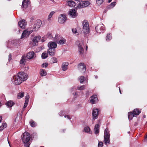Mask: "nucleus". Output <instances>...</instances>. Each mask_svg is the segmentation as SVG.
<instances>
[{
	"instance_id": "nucleus-15",
	"label": "nucleus",
	"mask_w": 147,
	"mask_h": 147,
	"mask_svg": "<svg viewBox=\"0 0 147 147\" xmlns=\"http://www.w3.org/2000/svg\"><path fill=\"white\" fill-rule=\"evenodd\" d=\"M98 112V111L97 109L94 108L93 109L92 115L94 119H95L97 118Z\"/></svg>"
},
{
	"instance_id": "nucleus-7",
	"label": "nucleus",
	"mask_w": 147,
	"mask_h": 147,
	"mask_svg": "<svg viewBox=\"0 0 147 147\" xmlns=\"http://www.w3.org/2000/svg\"><path fill=\"white\" fill-rule=\"evenodd\" d=\"M33 30H30L28 29L25 30L23 32L21 37V39L27 38L30 34L32 32Z\"/></svg>"
},
{
	"instance_id": "nucleus-32",
	"label": "nucleus",
	"mask_w": 147,
	"mask_h": 147,
	"mask_svg": "<svg viewBox=\"0 0 147 147\" xmlns=\"http://www.w3.org/2000/svg\"><path fill=\"white\" fill-rule=\"evenodd\" d=\"M55 12L54 11H51L49 15L48 18V20L50 21L51 20V18L52 17L53 15L55 13Z\"/></svg>"
},
{
	"instance_id": "nucleus-21",
	"label": "nucleus",
	"mask_w": 147,
	"mask_h": 147,
	"mask_svg": "<svg viewBox=\"0 0 147 147\" xmlns=\"http://www.w3.org/2000/svg\"><path fill=\"white\" fill-rule=\"evenodd\" d=\"M97 100V98L96 95H93L91 97L90 102L92 104H94L95 103V102Z\"/></svg>"
},
{
	"instance_id": "nucleus-17",
	"label": "nucleus",
	"mask_w": 147,
	"mask_h": 147,
	"mask_svg": "<svg viewBox=\"0 0 147 147\" xmlns=\"http://www.w3.org/2000/svg\"><path fill=\"white\" fill-rule=\"evenodd\" d=\"M48 46L49 49H55L57 46V44L56 43L53 42H50L48 44Z\"/></svg>"
},
{
	"instance_id": "nucleus-9",
	"label": "nucleus",
	"mask_w": 147,
	"mask_h": 147,
	"mask_svg": "<svg viewBox=\"0 0 147 147\" xmlns=\"http://www.w3.org/2000/svg\"><path fill=\"white\" fill-rule=\"evenodd\" d=\"M90 4V3L88 1H83L79 3L78 6V7L79 8H81L86 7Z\"/></svg>"
},
{
	"instance_id": "nucleus-56",
	"label": "nucleus",
	"mask_w": 147,
	"mask_h": 147,
	"mask_svg": "<svg viewBox=\"0 0 147 147\" xmlns=\"http://www.w3.org/2000/svg\"><path fill=\"white\" fill-rule=\"evenodd\" d=\"M145 140H146V141H147V134L146 136Z\"/></svg>"
},
{
	"instance_id": "nucleus-1",
	"label": "nucleus",
	"mask_w": 147,
	"mask_h": 147,
	"mask_svg": "<svg viewBox=\"0 0 147 147\" xmlns=\"http://www.w3.org/2000/svg\"><path fill=\"white\" fill-rule=\"evenodd\" d=\"M30 139V135L28 132H24L22 136V140L24 144L25 147H29L30 144L29 141Z\"/></svg>"
},
{
	"instance_id": "nucleus-30",
	"label": "nucleus",
	"mask_w": 147,
	"mask_h": 147,
	"mask_svg": "<svg viewBox=\"0 0 147 147\" xmlns=\"http://www.w3.org/2000/svg\"><path fill=\"white\" fill-rule=\"evenodd\" d=\"M26 57L23 56L22 57V58L20 61V64H22L26 62Z\"/></svg>"
},
{
	"instance_id": "nucleus-27",
	"label": "nucleus",
	"mask_w": 147,
	"mask_h": 147,
	"mask_svg": "<svg viewBox=\"0 0 147 147\" xmlns=\"http://www.w3.org/2000/svg\"><path fill=\"white\" fill-rule=\"evenodd\" d=\"M85 78L83 76H80L78 78V80L82 84L84 81Z\"/></svg>"
},
{
	"instance_id": "nucleus-20",
	"label": "nucleus",
	"mask_w": 147,
	"mask_h": 147,
	"mask_svg": "<svg viewBox=\"0 0 147 147\" xmlns=\"http://www.w3.org/2000/svg\"><path fill=\"white\" fill-rule=\"evenodd\" d=\"M68 63L67 62H63L62 63L61 68L63 71H65L67 69V66L68 65Z\"/></svg>"
},
{
	"instance_id": "nucleus-47",
	"label": "nucleus",
	"mask_w": 147,
	"mask_h": 147,
	"mask_svg": "<svg viewBox=\"0 0 147 147\" xmlns=\"http://www.w3.org/2000/svg\"><path fill=\"white\" fill-rule=\"evenodd\" d=\"M103 146V143L102 142H99L98 147H102Z\"/></svg>"
},
{
	"instance_id": "nucleus-45",
	"label": "nucleus",
	"mask_w": 147,
	"mask_h": 147,
	"mask_svg": "<svg viewBox=\"0 0 147 147\" xmlns=\"http://www.w3.org/2000/svg\"><path fill=\"white\" fill-rule=\"evenodd\" d=\"M78 53L80 55H82L84 53V49L78 50Z\"/></svg>"
},
{
	"instance_id": "nucleus-8",
	"label": "nucleus",
	"mask_w": 147,
	"mask_h": 147,
	"mask_svg": "<svg viewBox=\"0 0 147 147\" xmlns=\"http://www.w3.org/2000/svg\"><path fill=\"white\" fill-rule=\"evenodd\" d=\"M13 83L17 85L20 84L22 82V79L17 75L14 76L13 77Z\"/></svg>"
},
{
	"instance_id": "nucleus-48",
	"label": "nucleus",
	"mask_w": 147,
	"mask_h": 147,
	"mask_svg": "<svg viewBox=\"0 0 147 147\" xmlns=\"http://www.w3.org/2000/svg\"><path fill=\"white\" fill-rule=\"evenodd\" d=\"M28 102H27V101H25L24 104V108H25L26 107L28 104Z\"/></svg>"
},
{
	"instance_id": "nucleus-44",
	"label": "nucleus",
	"mask_w": 147,
	"mask_h": 147,
	"mask_svg": "<svg viewBox=\"0 0 147 147\" xmlns=\"http://www.w3.org/2000/svg\"><path fill=\"white\" fill-rule=\"evenodd\" d=\"M83 49V48L82 47V44L79 43L78 45V50Z\"/></svg>"
},
{
	"instance_id": "nucleus-64",
	"label": "nucleus",
	"mask_w": 147,
	"mask_h": 147,
	"mask_svg": "<svg viewBox=\"0 0 147 147\" xmlns=\"http://www.w3.org/2000/svg\"><path fill=\"white\" fill-rule=\"evenodd\" d=\"M78 42H77V43H76V44H78Z\"/></svg>"
},
{
	"instance_id": "nucleus-38",
	"label": "nucleus",
	"mask_w": 147,
	"mask_h": 147,
	"mask_svg": "<svg viewBox=\"0 0 147 147\" xmlns=\"http://www.w3.org/2000/svg\"><path fill=\"white\" fill-rule=\"evenodd\" d=\"M51 60L53 63H57V59L55 57H53L51 59Z\"/></svg>"
},
{
	"instance_id": "nucleus-63",
	"label": "nucleus",
	"mask_w": 147,
	"mask_h": 147,
	"mask_svg": "<svg viewBox=\"0 0 147 147\" xmlns=\"http://www.w3.org/2000/svg\"><path fill=\"white\" fill-rule=\"evenodd\" d=\"M98 78V76H95V78Z\"/></svg>"
},
{
	"instance_id": "nucleus-50",
	"label": "nucleus",
	"mask_w": 147,
	"mask_h": 147,
	"mask_svg": "<svg viewBox=\"0 0 147 147\" xmlns=\"http://www.w3.org/2000/svg\"><path fill=\"white\" fill-rule=\"evenodd\" d=\"M73 94L75 97H76L77 95V93L76 92H74L73 93Z\"/></svg>"
},
{
	"instance_id": "nucleus-39",
	"label": "nucleus",
	"mask_w": 147,
	"mask_h": 147,
	"mask_svg": "<svg viewBox=\"0 0 147 147\" xmlns=\"http://www.w3.org/2000/svg\"><path fill=\"white\" fill-rule=\"evenodd\" d=\"M90 128L88 127L87 126L84 128V130L86 132H88L90 131Z\"/></svg>"
},
{
	"instance_id": "nucleus-41",
	"label": "nucleus",
	"mask_w": 147,
	"mask_h": 147,
	"mask_svg": "<svg viewBox=\"0 0 147 147\" xmlns=\"http://www.w3.org/2000/svg\"><path fill=\"white\" fill-rule=\"evenodd\" d=\"M29 98H30V97H29V95L28 94L26 96H25V101H27V102H28V101L29 100Z\"/></svg>"
},
{
	"instance_id": "nucleus-16",
	"label": "nucleus",
	"mask_w": 147,
	"mask_h": 147,
	"mask_svg": "<svg viewBox=\"0 0 147 147\" xmlns=\"http://www.w3.org/2000/svg\"><path fill=\"white\" fill-rule=\"evenodd\" d=\"M26 57L28 59H31L35 58L36 55L33 51H30L27 54Z\"/></svg>"
},
{
	"instance_id": "nucleus-19",
	"label": "nucleus",
	"mask_w": 147,
	"mask_h": 147,
	"mask_svg": "<svg viewBox=\"0 0 147 147\" xmlns=\"http://www.w3.org/2000/svg\"><path fill=\"white\" fill-rule=\"evenodd\" d=\"M40 38L41 37L40 36L34 37L32 40L33 45H36L40 40Z\"/></svg>"
},
{
	"instance_id": "nucleus-11",
	"label": "nucleus",
	"mask_w": 147,
	"mask_h": 147,
	"mask_svg": "<svg viewBox=\"0 0 147 147\" xmlns=\"http://www.w3.org/2000/svg\"><path fill=\"white\" fill-rule=\"evenodd\" d=\"M66 19V16L64 14H62L59 16L58 21L60 24H63L65 22Z\"/></svg>"
},
{
	"instance_id": "nucleus-10",
	"label": "nucleus",
	"mask_w": 147,
	"mask_h": 147,
	"mask_svg": "<svg viewBox=\"0 0 147 147\" xmlns=\"http://www.w3.org/2000/svg\"><path fill=\"white\" fill-rule=\"evenodd\" d=\"M17 75L20 78H21L22 82L26 80L28 77V75L23 72H20L17 74Z\"/></svg>"
},
{
	"instance_id": "nucleus-29",
	"label": "nucleus",
	"mask_w": 147,
	"mask_h": 147,
	"mask_svg": "<svg viewBox=\"0 0 147 147\" xmlns=\"http://www.w3.org/2000/svg\"><path fill=\"white\" fill-rule=\"evenodd\" d=\"M24 96V92H19L17 96V98L18 99L21 98L23 97Z\"/></svg>"
},
{
	"instance_id": "nucleus-40",
	"label": "nucleus",
	"mask_w": 147,
	"mask_h": 147,
	"mask_svg": "<svg viewBox=\"0 0 147 147\" xmlns=\"http://www.w3.org/2000/svg\"><path fill=\"white\" fill-rule=\"evenodd\" d=\"M103 2V0H97L96 3L98 5H100Z\"/></svg>"
},
{
	"instance_id": "nucleus-35",
	"label": "nucleus",
	"mask_w": 147,
	"mask_h": 147,
	"mask_svg": "<svg viewBox=\"0 0 147 147\" xmlns=\"http://www.w3.org/2000/svg\"><path fill=\"white\" fill-rule=\"evenodd\" d=\"M112 39L111 35L110 34H107V36L106 37V40L107 41H108Z\"/></svg>"
},
{
	"instance_id": "nucleus-14",
	"label": "nucleus",
	"mask_w": 147,
	"mask_h": 147,
	"mask_svg": "<svg viewBox=\"0 0 147 147\" xmlns=\"http://www.w3.org/2000/svg\"><path fill=\"white\" fill-rule=\"evenodd\" d=\"M19 26L22 29H24L26 25V22L25 20H22L18 22Z\"/></svg>"
},
{
	"instance_id": "nucleus-42",
	"label": "nucleus",
	"mask_w": 147,
	"mask_h": 147,
	"mask_svg": "<svg viewBox=\"0 0 147 147\" xmlns=\"http://www.w3.org/2000/svg\"><path fill=\"white\" fill-rule=\"evenodd\" d=\"M47 36L49 38H52V35L50 32H48L47 34Z\"/></svg>"
},
{
	"instance_id": "nucleus-12",
	"label": "nucleus",
	"mask_w": 147,
	"mask_h": 147,
	"mask_svg": "<svg viewBox=\"0 0 147 147\" xmlns=\"http://www.w3.org/2000/svg\"><path fill=\"white\" fill-rule=\"evenodd\" d=\"M78 70L82 73H84L86 70L85 65L83 63H80L78 65Z\"/></svg>"
},
{
	"instance_id": "nucleus-22",
	"label": "nucleus",
	"mask_w": 147,
	"mask_h": 147,
	"mask_svg": "<svg viewBox=\"0 0 147 147\" xmlns=\"http://www.w3.org/2000/svg\"><path fill=\"white\" fill-rule=\"evenodd\" d=\"M55 49H49L47 51V53L49 54V55L51 56H53L55 53Z\"/></svg>"
},
{
	"instance_id": "nucleus-54",
	"label": "nucleus",
	"mask_w": 147,
	"mask_h": 147,
	"mask_svg": "<svg viewBox=\"0 0 147 147\" xmlns=\"http://www.w3.org/2000/svg\"><path fill=\"white\" fill-rule=\"evenodd\" d=\"M2 120V117L0 116V122H1V121Z\"/></svg>"
},
{
	"instance_id": "nucleus-62",
	"label": "nucleus",
	"mask_w": 147,
	"mask_h": 147,
	"mask_svg": "<svg viewBox=\"0 0 147 147\" xmlns=\"http://www.w3.org/2000/svg\"><path fill=\"white\" fill-rule=\"evenodd\" d=\"M45 40H42V42H44Z\"/></svg>"
},
{
	"instance_id": "nucleus-5",
	"label": "nucleus",
	"mask_w": 147,
	"mask_h": 147,
	"mask_svg": "<svg viewBox=\"0 0 147 147\" xmlns=\"http://www.w3.org/2000/svg\"><path fill=\"white\" fill-rule=\"evenodd\" d=\"M95 29L96 32L98 34L103 32L105 30L104 25L102 24L98 25L96 27Z\"/></svg>"
},
{
	"instance_id": "nucleus-37",
	"label": "nucleus",
	"mask_w": 147,
	"mask_h": 147,
	"mask_svg": "<svg viewBox=\"0 0 147 147\" xmlns=\"http://www.w3.org/2000/svg\"><path fill=\"white\" fill-rule=\"evenodd\" d=\"M65 41V40L64 38H63L61 39L59 41L58 43L60 45H62L64 44Z\"/></svg>"
},
{
	"instance_id": "nucleus-53",
	"label": "nucleus",
	"mask_w": 147,
	"mask_h": 147,
	"mask_svg": "<svg viewBox=\"0 0 147 147\" xmlns=\"http://www.w3.org/2000/svg\"><path fill=\"white\" fill-rule=\"evenodd\" d=\"M65 118H67V119H71V118L70 117L68 116V115H66V116H65Z\"/></svg>"
},
{
	"instance_id": "nucleus-24",
	"label": "nucleus",
	"mask_w": 147,
	"mask_h": 147,
	"mask_svg": "<svg viewBox=\"0 0 147 147\" xmlns=\"http://www.w3.org/2000/svg\"><path fill=\"white\" fill-rule=\"evenodd\" d=\"M94 131L95 134H96L99 132V125L98 124H97L95 125Z\"/></svg>"
},
{
	"instance_id": "nucleus-52",
	"label": "nucleus",
	"mask_w": 147,
	"mask_h": 147,
	"mask_svg": "<svg viewBox=\"0 0 147 147\" xmlns=\"http://www.w3.org/2000/svg\"><path fill=\"white\" fill-rule=\"evenodd\" d=\"M12 59L11 55V54H9V61H10Z\"/></svg>"
},
{
	"instance_id": "nucleus-31",
	"label": "nucleus",
	"mask_w": 147,
	"mask_h": 147,
	"mask_svg": "<svg viewBox=\"0 0 147 147\" xmlns=\"http://www.w3.org/2000/svg\"><path fill=\"white\" fill-rule=\"evenodd\" d=\"M116 4V3L115 2H112L110 5L107 6V8L109 9L113 8L114 7Z\"/></svg>"
},
{
	"instance_id": "nucleus-43",
	"label": "nucleus",
	"mask_w": 147,
	"mask_h": 147,
	"mask_svg": "<svg viewBox=\"0 0 147 147\" xmlns=\"http://www.w3.org/2000/svg\"><path fill=\"white\" fill-rule=\"evenodd\" d=\"M83 49V48L82 47V44L79 43L78 45V50Z\"/></svg>"
},
{
	"instance_id": "nucleus-28",
	"label": "nucleus",
	"mask_w": 147,
	"mask_h": 147,
	"mask_svg": "<svg viewBox=\"0 0 147 147\" xmlns=\"http://www.w3.org/2000/svg\"><path fill=\"white\" fill-rule=\"evenodd\" d=\"M40 74L42 76H45L46 75L47 73L45 70L42 69L40 70Z\"/></svg>"
},
{
	"instance_id": "nucleus-3",
	"label": "nucleus",
	"mask_w": 147,
	"mask_h": 147,
	"mask_svg": "<svg viewBox=\"0 0 147 147\" xmlns=\"http://www.w3.org/2000/svg\"><path fill=\"white\" fill-rule=\"evenodd\" d=\"M82 30L84 33L88 34L89 32V24L88 21L84 20L82 22Z\"/></svg>"
},
{
	"instance_id": "nucleus-23",
	"label": "nucleus",
	"mask_w": 147,
	"mask_h": 147,
	"mask_svg": "<svg viewBox=\"0 0 147 147\" xmlns=\"http://www.w3.org/2000/svg\"><path fill=\"white\" fill-rule=\"evenodd\" d=\"M67 3L69 6L71 7L75 6V3L73 1H67Z\"/></svg>"
},
{
	"instance_id": "nucleus-46",
	"label": "nucleus",
	"mask_w": 147,
	"mask_h": 147,
	"mask_svg": "<svg viewBox=\"0 0 147 147\" xmlns=\"http://www.w3.org/2000/svg\"><path fill=\"white\" fill-rule=\"evenodd\" d=\"M48 65V63H44L42 64V67H46Z\"/></svg>"
},
{
	"instance_id": "nucleus-59",
	"label": "nucleus",
	"mask_w": 147,
	"mask_h": 147,
	"mask_svg": "<svg viewBox=\"0 0 147 147\" xmlns=\"http://www.w3.org/2000/svg\"><path fill=\"white\" fill-rule=\"evenodd\" d=\"M119 91H120V93L121 94V90H120V88H119Z\"/></svg>"
},
{
	"instance_id": "nucleus-6",
	"label": "nucleus",
	"mask_w": 147,
	"mask_h": 147,
	"mask_svg": "<svg viewBox=\"0 0 147 147\" xmlns=\"http://www.w3.org/2000/svg\"><path fill=\"white\" fill-rule=\"evenodd\" d=\"M42 24V21L41 20H37L33 26V31H36L37 30L40 28Z\"/></svg>"
},
{
	"instance_id": "nucleus-36",
	"label": "nucleus",
	"mask_w": 147,
	"mask_h": 147,
	"mask_svg": "<svg viewBox=\"0 0 147 147\" xmlns=\"http://www.w3.org/2000/svg\"><path fill=\"white\" fill-rule=\"evenodd\" d=\"M30 125L32 127H35L36 126V123L34 122V121L33 120H31L30 122Z\"/></svg>"
},
{
	"instance_id": "nucleus-60",
	"label": "nucleus",
	"mask_w": 147,
	"mask_h": 147,
	"mask_svg": "<svg viewBox=\"0 0 147 147\" xmlns=\"http://www.w3.org/2000/svg\"><path fill=\"white\" fill-rule=\"evenodd\" d=\"M50 0L51 1H52L53 3L54 2V1L53 0Z\"/></svg>"
},
{
	"instance_id": "nucleus-33",
	"label": "nucleus",
	"mask_w": 147,
	"mask_h": 147,
	"mask_svg": "<svg viewBox=\"0 0 147 147\" xmlns=\"http://www.w3.org/2000/svg\"><path fill=\"white\" fill-rule=\"evenodd\" d=\"M7 126V124L5 123H3L2 126L0 127V131H2L4 128Z\"/></svg>"
},
{
	"instance_id": "nucleus-34",
	"label": "nucleus",
	"mask_w": 147,
	"mask_h": 147,
	"mask_svg": "<svg viewBox=\"0 0 147 147\" xmlns=\"http://www.w3.org/2000/svg\"><path fill=\"white\" fill-rule=\"evenodd\" d=\"M85 88V85H82L81 86H78L77 87V90H82L84 89Z\"/></svg>"
},
{
	"instance_id": "nucleus-18",
	"label": "nucleus",
	"mask_w": 147,
	"mask_h": 147,
	"mask_svg": "<svg viewBox=\"0 0 147 147\" xmlns=\"http://www.w3.org/2000/svg\"><path fill=\"white\" fill-rule=\"evenodd\" d=\"M30 4V2L29 0H24L23 2L22 7L24 8H27Z\"/></svg>"
},
{
	"instance_id": "nucleus-25",
	"label": "nucleus",
	"mask_w": 147,
	"mask_h": 147,
	"mask_svg": "<svg viewBox=\"0 0 147 147\" xmlns=\"http://www.w3.org/2000/svg\"><path fill=\"white\" fill-rule=\"evenodd\" d=\"M14 103L12 101H9L6 103V105L7 107H11L13 105Z\"/></svg>"
},
{
	"instance_id": "nucleus-2",
	"label": "nucleus",
	"mask_w": 147,
	"mask_h": 147,
	"mask_svg": "<svg viewBox=\"0 0 147 147\" xmlns=\"http://www.w3.org/2000/svg\"><path fill=\"white\" fill-rule=\"evenodd\" d=\"M141 112V111L138 109H134L133 112L128 113V118L129 119L131 120L133 117L138 115Z\"/></svg>"
},
{
	"instance_id": "nucleus-26",
	"label": "nucleus",
	"mask_w": 147,
	"mask_h": 147,
	"mask_svg": "<svg viewBox=\"0 0 147 147\" xmlns=\"http://www.w3.org/2000/svg\"><path fill=\"white\" fill-rule=\"evenodd\" d=\"M47 52L46 51L44 52L42 54L41 57L42 59H45L48 56Z\"/></svg>"
},
{
	"instance_id": "nucleus-57",
	"label": "nucleus",
	"mask_w": 147,
	"mask_h": 147,
	"mask_svg": "<svg viewBox=\"0 0 147 147\" xmlns=\"http://www.w3.org/2000/svg\"><path fill=\"white\" fill-rule=\"evenodd\" d=\"M76 1H82V0H75Z\"/></svg>"
},
{
	"instance_id": "nucleus-4",
	"label": "nucleus",
	"mask_w": 147,
	"mask_h": 147,
	"mask_svg": "<svg viewBox=\"0 0 147 147\" xmlns=\"http://www.w3.org/2000/svg\"><path fill=\"white\" fill-rule=\"evenodd\" d=\"M108 129L106 128L104 131V141L105 144L109 143L110 142V134Z\"/></svg>"
},
{
	"instance_id": "nucleus-61",
	"label": "nucleus",
	"mask_w": 147,
	"mask_h": 147,
	"mask_svg": "<svg viewBox=\"0 0 147 147\" xmlns=\"http://www.w3.org/2000/svg\"><path fill=\"white\" fill-rule=\"evenodd\" d=\"M87 49H88V46H86V50H87Z\"/></svg>"
},
{
	"instance_id": "nucleus-58",
	"label": "nucleus",
	"mask_w": 147,
	"mask_h": 147,
	"mask_svg": "<svg viewBox=\"0 0 147 147\" xmlns=\"http://www.w3.org/2000/svg\"><path fill=\"white\" fill-rule=\"evenodd\" d=\"M112 0H109L108 1V2H109V3H110V2H111V1Z\"/></svg>"
},
{
	"instance_id": "nucleus-49",
	"label": "nucleus",
	"mask_w": 147,
	"mask_h": 147,
	"mask_svg": "<svg viewBox=\"0 0 147 147\" xmlns=\"http://www.w3.org/2000/svg\"><path fill=\"white\" fill-rule=\"evenodd\" d=\"M76 90V88H75L74 87H73L71 88L70 91L71 92H72L73 91Z\"/></svg>"
},
{
	"instance_id": "nucleus-51",
	"label": "nucleus",
	"mask_w": 147,
	"mask_h": 147,
	"mask_svg": "<svg viewBox=\"0 0 147 147\" xmlns=\"http://www.w3.org/2000/svg\"><path fill=\"white\" fill-rule=\"evenodd\" d=\"M72 31L74 33H76L77 30L76 29H73L72 30Z\"/></svg>"
},
{
	"instance_id": "nucleus-13",
	"label": "nucleus",
	"mask_w": 147,
	"mask_h": 147,
	"mask_svg": "<svg viewBox=\"0 0 147 147\" xmlns=\"http://www.w3.org/2000/svg\"><path fill=\"white\" fill-rule=\"evenodd\" d=\"M69 14L70 16L72 18H75L77 16V13L74 9H71L69 11Z\"/></svg>"
},
{
	"instance_id": "nucleus-55",
	"label": "nucleus",
	"mask_w": 147,
	"mask_h": 147,
	"mask_svg": "<svg viewBox=\"0 0 147 147\" xmlns=\"http://www.w3.org/2000/svg\"><path fill=\"white\" fill-rule=\"evenodd\" d=\"M63 112H61L59 114V115L61 116H62V115H61L62 114V113H63Z\"/></svg>"
}]
</instances>
